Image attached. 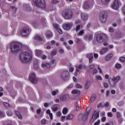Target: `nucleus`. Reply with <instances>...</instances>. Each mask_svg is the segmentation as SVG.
<instances>
[{
	"label": "nucleus",
	"instance_id": "nucleus-1",
	"mask_svg": "<svg viewBox=\"0 0 125 125\" xmlns=\"http://www.w3.org/2000/svg\"><path fill=\"white\" fill-rule=\"evenodd\" d=\"M20 59L22 63H28V62L32 61V59H33V52H32V51L29 47H27L25 50L21 54Z\"/></svg>",
	"mask_w": 125,
	"mask_h": 125
},
{
	"label": "nucleus",
	"instance_id": "nucleus-2",
	"mask_svg": "<svg viewBox=\"0 0 125 125\" xmlns=\"http://www.w3.org/2000/svg\"><path fill=\"white\" fill-rule=\"evenodd\" d=\"M9 46L12 54H17L20 51L21 43L18 42H13L9 44Z\"/></svg>",
	"mask_w": 125,
	"mask_h": 125
},
{
	"label": "nucleus",
	"instance_id": "nucleus-3",
	"mask_svg": "<svg viewBox=\"0 0 125 125\" xmlns=\"http://www.w3.org/2000/svg\"><path fill=\"white\" fill-rule=\"evenodd\" d=\"M96 40L99 43H102L105 40H108V36L106 34H99L96 35Z\"/></svg>",
	"mask_w": 125,
	"mask_h": 125
},
{
	"label": "nucleus",
	"instance_id": "nucleus-4",
	"mask_svg": "<svg viewBox=\"0 0 125 125\" xmlns=\"http://www.w3.org/2000/svg\"><path fill=\"white\" fill-rule=\"evenodd\" d=\"M62 16L65 19L67 20L71 19L73 17V12L70 10H65L63 12Z\"/></svg>",
	"mask_w": 125,
	"mask_h": 125
},
{
	"label": "nucleus",
	"instance_id": "nucleus-5",
	"mask_svg": "<svg viewBox=\"0 0 125 125\" xmlns=\"http://www.w3.org/2000/svg\"><path fill=\"white\" fill-rule=\"evenodd\" d=\"M34 4L37 7H42L44 8L45 7V1L44 0H33Z\"/></svg>",
	"mask_w": 125,
	"mask_h": 125
},
{
	"label": "nucleus",
	"instance_id": "nucleus-6",
	"mask_svg": "<svg viewBox=\"0 0 125 125\" xmlns=\"http://www.w3.org/2000/svg\"><path fill=\"white\" fill-rule=\"evenodd\" d=\"M84 69L86 70V66L84 64H78L76 66V70L75 75L78 76L79 74H81V71Z\"/></svg>",
	"mask_w": 125,
	"mask_h": 125
},
{
	"label": "nucleus",
	"instance_id": "nucleus-7",
	"mask_svg": "<svg viewBox=\"0 0 125 125\" xmlns=\"http://www.w3.org/2000/svg\"><path fill=\"white\" fill-rule=\"evenodd\" d=\"M122 5V3L119 0H114L111 5L112 9L118 10L120 8V6Z\"/></svg>",
	"mask_w": 125,
	"mask_h": 125
},
{
	"label": "nucleus",
	"instance_id": "nucleus-8",
	"mask_svg": "<svg viewBox=\"0 0 125 125\" xmlns=\"http://www.w3.org/2000/svg\"><path fill=\"white\" fill-rule=\"evenodd\" d=\"M61 78L62 81H68L69 79H70V73L69 72L66 71H62L61 74Z\"/></svg>",
	"mask_w": 125,
	"mask_h": 125
},
{
	"label": "nucleus",
	"instance_id": "nucleus-9",
	"mask_svg": "<svg viewBox=\"0 0 125 125\" xmlns=\"http://www.w3.org/2000/svg\"><path fill=\"white\" fill-rule=\"evenodd\" d=\"M100 20L102 23H105L107 21V13L105 11H102L99 15Z\"/></svg>",
	"mask_w": 125,
	"mask_h": 125
},
{
	"label": "nucleus",
	"instance_id": "nucleus-10",
	"mask_svg": "<svg viewBox=\"0 0 125 125\" xmlns=\"http://www.w3.org/2000/svg\"><path fill=\"white\" fill-rule=\"evenodd\" d=\"M29 79L32 83H38V78L34 72H32L29 76Z\"/></svg>",
	"mask_w": 125,
	"mask_h": 125
},
{
	"label": "nucleus",
	"instance_id": "nucleus-11",
	"mask_svg": "<svg viewBox=\"0 0 125 125\" xmlns=\"http://www.w3.org/2000/svg\"><path fill=\"white\" fill-rule=\"evenodd\" d=\"M29 27H23L21 31V35L22 37H27L29 35Z\"/></svg>",
	"mask_w": 125,
	"mask_h": 125
},
{
	"label": "nucleus",
	"instance_id": "nucleus-12",
	"mask_svg": "<svg viewBox=\"0 0 125 125\" xmlns=\"http://www.w3.org/2000/svg\"><path fill=\"white\" fill-rule=\"evenodd\" d=\"M93 3V0H87L85 1L84 3V8L85 9H87V8H89L91 5H92V3Z\"/></svg>",
	"mask_w": 125,
	"mask_h": 125
},
{
	"label": "nucleus",
	"instance_id": "nucleus-13",
	"mask_svg": "<svg viewBox=\"0 0 125 125\" xmlns=\"http://www.w3.org/2000/svg\"><path fill=\"white\" fill-rule=\"evenodd\" d=\"M73 26V22H67V23H65L63 25V28L64 30H70L71 28H72Z\"/></svg>",
	"mask_w": 125,
	"mask_h": 125
},
{
	"label": "nucleus",
	"instance_id": "nucleus-14",
	"mask_svg": "<svg viewBox=\"0 0 125 125\" xmlns=\"http://www.w3.org/2000/svg\"><path fill=\"white\" fill-rule=\"evenodd\" d=\"M98 118H99V112H97L95 110L92 114L91 122L93 123L94 120L98 119Z\"/></svg>",
	"mask_w": 125,
	"mask_h": 125
},
{
	"label": "nucleus",
	"instance_id": "nucleus-15",
	"mask_svg": "<svg viewBox=\"0 0 125 125\" xmlns=\"http://www.w3.org/2000/svg\"><path fill=\"white\" fill-rule=\"evenodd\" d=\"M75 23L76 24V28H75V31L76 32H79L81 29V26H82V22H81V20H78L76 21Z\"/></svg>",
	"mask_w": 125,
	"mask_h": 125
},
{
	"label": "nucleus",
	"instance_id": "nucleus-16",
	"mask_svg": "<svg viewBox=\"0 0 125 125\" xmlns=\"http://www.w3.org/2000/svg\"><path fill=\"white\" fill-rule=\"evenodd\" d=\"M53 27L55 29H56L59 34H62L63 31H62V29L60 28L59 25L57 23H54Z\"/></svg>",
	"mask_w": 125,
	"mask_h": 125
},
{
	"label": "nucleus",
	"instance_id": "nucleus-17",
	"mask_svg": "<svg viewBox=\"0 0 125 125\" xmlns=\"http://www.w3.org/2000/svg\"><path fill=\"white\" fill-rule=\"evenodd\" d=\"M109 50V48L108 47H103L102 49L100 51V54L101 55H103V54H105L106 52H107Z\"/></svg>",
	"mask_w": 125,
	"mask_h": 125
},
{
	"label": "nucleus",
	"instance_id": "nucleus-18",
	"mask_svg": "<svg viewBox=\"0 0 125 125\" xmlns=\"http://www.w3.org/2000/svg\"><path fill=\"white\" fill-rule=\"evenodd\" d=\"M41 67L45 69H49L51 67V64L49 63H42Z\"/></svg>",
	"mask_w": 125,
	"mask_h": 125
},
{
	"label": "nucleus",
	"instance_id": "nucleus-19",
	"mask_svg": "<svg viewBox=\"0 0 125 125\" xmlns=\"http://www.w3.org/2000/svg\"><path fill=\"white\" fill-rule=\"evenodd\" d=\"M88 19V16L87 15V14L83 13H82L81 14L82 20H83V21H86V20H87Z\"/></svg>",
	"mask_w": 125,
	"mask_h": 125
},
{
	"label": "nucleus",
	"instance_id": "nucleus-20",
	"mask_svg": "<svg viewBox=\"0 0 125 125\" xmlns=\"http://www.w3.org/2000/svg\"><path fill=\"white\" fill-rule=\"evenodd\" d=\"M113 56H114V55L112 53L108 54L105 57V61H110V60L113 58Z\"/></svg>",
	"mask_w": 125,
	"mask_h": 125
},
{
	"label": "nucleus",
	"instance_id": "nucleus-21",
	"mask_svg": "<svg viewBox=\"0 0 125 125\" xmlns=\"http://www.w3.org/2000/svg\"><path fill=\"white\" fill-rule=\"evenodd\" d=\"M87 58H89V62L92 63L93 61V56H92V54L89 53L86 55Z\"/></svg>",
	"mask_w": 125,
	"mask_h": 125
},
{
	"label": "nucleus",
	"instance_id": "nucleus-22",
	"mask_svg": "<svg viewBox=\"0 0 125 125\" xmlns=\"http://www.w3.org/2000/svg\"><path fill=\"white\" fill-rule=\"evenodd\" d=\"M35 55L37 56V57H41V56L42 54V51L39 49H37L35 50Z\"/></svg>",
	"mask_w": 125,
	"mask_h": 125
},
{
	"label": "nucleus",
	"instance_id": "nucleus-23",
	"mask_svg": "<svg viewBox=\"0 0 125 125\" xmlns=\"http://www.w3.org/2000/svg\"><path fill=\"white\" fill-rule=\"evenodd\" d=\"M68 98V95L64 94V95H62L60 96V100L61 101H66Z\"/></svg>",
	"mask_w": 125,
	"mask_h": 125
},
{
	"label": "nucleus",
	"instance_id": "nucleus-24",
	"mask_svg": "<svg viewBox=\"0 0 125 125\" xmlns=\"http://www.w3.org/2000/svg\"><path fill=\"white\" fill-rule=\"evenodd\" d=\"M89 114H90V111H86L83 117V121H86Z\"/></svg>",
	"mask_w": 125,
	"mask_h": 125
},
{
	"label": "nucleus",
	"instance_id": "nucleus-25",
	"mask_svg": "<svg viewBox=\"0 0 125 125\" xmlns=\"http://www.w3.org/2000/svg\"><path fill=\"white\" fill-rule=\"evenodd\" d=\"M111 0H101V2L104 5H108L110 3Z\"/></svg>",
	"mask_w": 125,
	"mask_h": 125
},
{
	"label": "nucleus",
	"instance_id": "nucleus-26",
	"mask_svg": "<svg viewBox=\"0 0 125 125\" xmlns=\"http://www.w3.org/2000/svg\"><path fill=\"white\" fill-rule=\"evenodd\" d=\"M34 40H35L36 41H40V42H42V41L43 42H45V39H42L41 37L38 35L35 36V37H34Z\"/></svg>",
	"mask_w": 125,
	"mask_h": 125
},
{
	"label": "nucleus",
	"instance_id": "nucleus-27",
	"mask_svg": "<svg viewBox=\"0 0 125 125\" xmlns=\"http://www.w3.org/2000/svg\"><path fill=\"white\" fill-rule=\"evenodd\" d=\"M58 93H59V89H56L51 91V94L53 96H56V95H57Z\"/></svg>",
	"mask_w": 125,
	"mask_h": 125
},
{
	"label": "nucleus",
	"instance_id": "nucleus-28",
	"mask_svg": "<svg viewBox=\"0 0 125 125\" xmlns=\"http://www.w3.org/2000/svg\"><path fill=\"white\" fill-rule=\"evenodd\" d=\"M121 80V77L120 76H117L112 79V81H114L116 83L119 82V81Z\"/></svg>",
	"mask_w": 125,
	"mask_h": 125
},
{
	"label": "nucleus",
	"instance_id": "nucleus-29",
	"mask_svg": "<svg viewBox=\"0 0 125 125\" xmlns=\"http://www.w3.org/2000/svg\"><path fill=\"white\" fill-rule=\"evenodd\" d=\"M84 34V29H82L77 33L78 37H82Z\"/></svg>",
	"mask_w": 125,
	"mask_h": 125
},
{
	"label": "nucleus",
	"instance_id": "nucleus-30",
	"mask_svg": "<svg viewBox=\"0 0 125 125\" xmlns=\"http://www.w3.org/2000/svg\"><path fill=\"white\" fill-rule=\"evenodd\" d=\"M73 118H74V115H73V114H69V115H68L66 116V119L67 121H69L70 120H73Z\"/></svg>",
	"mask_w": 125,
	"mask_h": 125
},
{
	"label": "nucleus",
	"instance_id": "nucleus-31",
	"mask_svg": "<svg viewBox=\"0 0 125 125\" xmlns=\"http://www.w3.org/2000/svg\"><path fill=\"white\" fill-rule=\"evenodd\" d=\"M84 39L86 41H91L92 40V35H89V36H84Z\"/></svg>",
	"mask_w": 125,
	"mask_h": 125
},
{
	"label": "nucleus",
	"instance_id": "nucleus-32",
	"mask_svg": "<svg viewBox=\"0 0 125 125\" xmlns=\"http://www.w3.org/2000/svg\"><path fill=\"white\" fill-rule=\"evenodd\" d=\"M46 37L48 39H49V38H51V37H52V34L51 33V32L50 31H48L46 33Z\"/></svg>",
	"mask_w": 125,
	"mask_h": 125
},
{
	"label": "nucleus",
	"instance_id": "nucleus-33",
	"mask_svg": "<svg viewBox=\"0 0 125 125\" xmlns=\"http://www.w3.org/2000/svg\"><path fill=\"white\" fill-rule=\"evenodd\" d=\"M72 93L73 94H75L76 95H80L81 93V91L78 90H73L72 91Z\"/></svg>",
	"mask_w": 125,
	"mask_h": 125
},
{
	"label": "nucleus",
	"instance_id": "nucleus-34",
	"mask_svg": "<svg viewBox=\"0 0 125 125\" xmlns=\"http://www.w3.org/2000/svg\"><path fill=\"white\" fill-rule=\"evenodd\" d=\"M15 114H16V116L17 117H18V118H19V119H20V120H22V119H23V117H22V115H21V114H20L19 112L15 111Z\"/></svg>",
	"mask_w": 125,
	"mask_h": 125
},
{
	"label": "nucleus",
	"instance_id": "nucleus-35",
	"mask_svg": "<svg viewBox=\"0 0 125 125\" xmlns=\"http://www.w3.org/2000/svg\"><path fill=\"white\" fill-rule=\"evenodd\" d=\"M67 113H68V108L67 107H64L62 109V114L63 115H67Z\"/></svg>",
	"mask_w": 125,
	"mask_h": 125
},
{
	"label": "nucleus",
	"instance_id": "nucleus-36",
	"mask_svg": "<svg viewBox=\"0 0 125 125\" xmlns=\"http://www.w3.org/2000/svg\"><path fill=\"white\" fill-rule=\"evenodd\" d=\"M103 78L102 77H101V76L100 75H97L96 76V80L97 81V82H98V81H102Z\"/></svg>",
	"mask_w": 125,
	"mask_h": 125
},
{
	"label": "nucleus",
	"instance_id": "nucleus-37",
	"mask_svg": "<svg viewBox=\"0 0 125 125\" xmlns=\"http://www.w3.org/2000/svg\"><path fill=\"white\" fill-rule=\"evenodd\" d=\"M109 84H110L111 86H112V87H114V86H115V85H116V84L117 83H116L114 81H112L110 82H109Z\"/></svg>",
	"mask_w": 125,
	"mask_h": 125
},
{
	"label": "nucleus",
	"instance_id": "nucleus-38",
	"mask_svg": "<svg viewBox=\"0 0 125 125\" xmlns=\"http://www.w3.org/2000/svg\"><path fill=\"white\" fill-rule=\"evenodd\" d=\"M3 106H4V107H5V108H9V107H10V105L9 104L6 102L3 103Z\"/></svg>",
	"mask_w": 125,
	"mask_h": 125
},
{
	"label": "nucleus",
	"instance_id": "nucleus-39",
	"mask_svg": "<svg viewBox=\"0 0 125 125\" xmlns=\"http://www.w3.org/2000/svg\"><path fill=\"white\" fill-rule=\"evenodd\" d=\"M23 9L24 10H27V11H29V9H30V7L27 5H23Z\"/></svg>",
	"mask_w": 125,
	"mask_h": 125
},
{
	"label": "nucleus",
	"instance_id": "nucleus-40",
	"mask_svg": "<svg viewBox=\"0 0 125 125\" xmlns=\"http://www.w3.org/2000/svg\"><path fill=\"white\" fill-rule=\"evenodd\" d=\"M119 60H120V62H121L122 63H125V58L124 57H121L120 58Z\"/></svg>",
	"mask_w": 125,
	"mask_h": 125
},
{
	"label": "nucleus",
	"instance_id": "nucleus-41",
	"mask_svg": "<svg viewBox=\"0 0 125 125\" xmlns=\"http://www.w3.org/2000/svg\"><path fill=\"white\" fill-rule=\"evenodd\" d=\"M115 68L116 69H121V68H122V65L118 63H116V64L115 65Z\"/></svg>",
	"mask_w": 125,
	"mask_h": 125
},
{
	"label": "nucleus",
	"instance_id": "nucleus-42",
	"mask_svg": "<svg viewBox=\"0 0 125 125\" xmlns=\"http://www.w3.org/2000/svg\"><path fill=\"white\" fill-rule=\"evenodd\" d=\"M75 106L76 111H77V112L80 111V107H79V106L78 105V103H77L75 104Z\"/></svg>",
	"mask_w": 125,
	"mask_h": 125
},
{
	"label": "nucleus",
	"instance_id": "nucleus-43",
	"mask_svg": "<svg viewBox=\"0 0 125 125\" xmlns=\"http://www.w3.org/2000/svg\"><path fill=\"white\" fill-rule=\"evenodd\" d=\"M95 67V64H90L89 65V70H92Z\"/></svg>",
	"mask_w": 125,
	"mask_h": 125
},
{
	"label": "nucleus",
	"instance_id": "nucleus-44",
	"mask_svg": "<svg viewBox=\"0 0 125 125\" xmlns=\"http://www.w3.org/2000/svg\"><path fill=\"white\" fill-rule=\"evenodd\" d=\"M76 88H79V89L83 88V85H82L80 84L77 83L76 84Z\"/></svg>",
	"mask_w": 125,
	"mask_h": 125
},
{
	"label": "nucleus",
	"instance_id": "nucleus-45",
	"mask_svg": "<svg viewBox=\"0 0 125 125\" xmlns=\"http://www.w3.org/2000/svg\"><path fill=\"white\" fill-rule=\"evenodd\" d=\"M6 114L7 116H9V117H11V116H12V112L10 110L8 111Z\"/></svg>",
	"mask_w": 125,
	"mask_h": 125
},
{
	"label": "nucleus",
	"instance_id": "nucleus-46",
	"mask_svg": "<svg viewBox=\"0 0 125 125\" xmlns=\"http://www.w3.org/2000/svg\"><path fill=\"white\" fill-rule=\"evenodd\" d=\"M96 99V95H93L91 97L90 100L91 101H94Z\"/></svg>",
	"mask_w": 125,
	"mask_h": 125
},
{
	"label": "nucleus",
	"instance_id": "nucleus-47",
	"mask_svg": "<svg viewBox=\"0 0 125 125\" xmlns=\"http://www.w3.org/2000/svg\"><path fill=\"white\" fill-rule=\"evenodd\" d=\"M41 58L42 59V60H45V59L47 58V57L45 55H42L40 56Z\"/></svg>",
	"mask_w": 125,
	"mask_h": 125
},
{
	"label": "nucleus",
	"instance_id": "nucleus-48",
	"mask_svg": "<svg viewBox=\"0 0 125 125\" xmlns=\"http://www.w3.org/2000/svg\"><path fill=\"white\" fill-rule=\"evenodd\" d=\"M117 119H121L122 115H121V113L120 112L117 113Z\"/></svg>",
	"mask_w": 125,
	"mask_h": 125
},
{
	"label": "nucleus",
	"instance_id": "nucleus-49",
	"mask_svg": "<svg viewBox=\"0 0 125 125\" xmlns=\"http://www.w3.org/2000/svg\"><path fill=\"white\" fill-rule=\"evenodd\" d=\"M33 68L35 70H38L39 69V64H34Z\"/></svg>",
	"mask_w": 125,
	"mask_h": 125
},
{
	"label": "nucleus",
	"instance_id": "nucleus-50",
	"mask_svg": "<svg viewBox=\"0 0 125 125\" xmlns=\"http://www.w3.org/2000/svg\"><path fill=\"white\" fill-rule=\"evenodd\" d=\"M51 109L52 111H54V112H56L57 111H58V107H52Z\"/></svg>",
	"mask_w": 125,
	"mask_h": 125
},
{
	"label": "nucleus",
	"instance_id": "nucleus-51",
	"mask_svg": "<svg viewBox=\"0 0 125 125\" xmlns=\"http://www.w3.org/2000/svg\"><path fill=\"white\" fill-rule=\"evenodd\" d=\"M57 54V52H56V51H53L52 52L51 55V56H54L56 55Z\"/></svg>",
	"mask_w": 125,
	"mask_h": 125
},
{
	"label": "nucleus",
	"instance_id": "nucleus-52",
	"mask_svg": "<svg viewBox=\"0 0 125 125\" xmlns=\"http://www.w3.org/2000/svg\"><path fill=\"white\" fill-rule=\"evenodd\" d=\"M124 104H125V103H124V102H119L118 103L119 106H124Z\"/></svg>",
	"mask_w": 125,
	"mask_h": 125
},
{
	"label": "nucleus",
	"instance_id": "nucleus-53",
	"mask_svg": "<svg viewBox=\"0 0 125 125\" xmlns=\"http://www.w3.org/2000/svg\"><path fill=\"white\" fill-rule=\"evenodd\" d=\"M107 116L110 118H113V114L111 112H108Z\"/></svg>",
	"mask_w": 125,
	"mask_h": 125
},
{
	"label": "nucleus",
	"instance_id": "nucleus-54",
	"mask_svg": "<svg viewBox=\"0 0 125 125\" xmlns=\"http://www.w3.org/2000/svg\"><path fill=\"white\" fill-rule=\"evenodd\" d=\"M11 95L12 96H13V97H14V96H15V95H16V92L13 91L11 93Z\"/></svg>",
	"mask_w": 125,
	"mask_h": 125
},
{
	"label": "nucleus",
	"instance_id": "nucleus-55",
	"mask_svg": "<svg viewBox=\"0 0 125 125\" xmlns=\"http://www.w3.org/2000/svg\"><path fill=\"white\" fill-rule=\"evenodd\" d=\"M104 87H105V88H107V87L109 86V85H108V83H104Z\"/></svg>",
	"mask_w": 125,
	"mask_h": 125
},
{
	"label": "nucleus",
	"instance_id": "nucleus-56",
	"mask_svg": "<svg viewBox=\"0 0 125 125\" xmlns=\"http://www.w3.org/2000/svg\"><path fill=\"white\" fill-rule=\"evenodd\" d=\"M109 31L110 33H113V32H114V28H112V27H109Z\"/></svg>",
	"mask_w": 125,
	"mask_h": 125
},
{
	"label": "nucleus",
	"instance_id": "nucleus-57",
	"mask_svg": "<svg viewBox=\"0 0 125 125\" xmlns=\"http://www.w3.org/2000/svg\"><path fill=\"white\" fill-rule=\"evenodd\" d=\"M61 115H62V113H61V112L58 111L57 112V117H61Z\"/></svg>",
	"mask_w": 125,
	"mask_h": 125
},
{
	"label": "nucleus",
	"instance_id": "nucleus-58",
	"mask_svg": "<svg viewBox=\"0 0 125 125\" xmlns=\"http://www.w3.org/2000/svg\"><path fill=\"white\" fill-rule=\"evenodd\" d=\"M76 42L78 43L81 42H82V40L80 39V38H76Z\"/></svg>",
	"mask_w": 125,
	"mask_h": 125
},
{
	"label": "nucleus",
	"instance_id": "nucleus-59",
	"mask_svg": "<svg viewBox=\"0 0 125 125\" xmlns=\"http://www.w3.org/2000/svg\"><path fill=\"white\" fill-rule=\"evenodd\" d=\"M65 119H66V117H65V116H62V117H61V121L62 122H64V121H65Z\"/></svg>",
	"mask_w": 125,
	"mask_h": 125
},
{
	"label": "nucleus",
	"instance_id": "nucleus-60",
	"mask_svg": "<svg viewBox=\"0 0 125 125\" xmlns=\"http://www.w3.org/2000/svg\"><path fill=\"white\" fill-rule=\"evenodd\" d=\"M51 64H55V63H56V60L54 59L52 60L51 61Z\"/></svg>",
	"mask_w": 125,
	"mask_h": 125
},
{
	"label": "nucleus",
	"instance_id": "nucleus-61",
	"mask_svg": "<svg viewBox=\"0 0 125 125\" xmlns=\"http://www.w3.org/2000/svg\"><path fill=\"white\" fill-rule=\"evenodd\" d=\"M97 74V70L94 69L93 71V75H96Z\"/></svg>",
	"mask_w": 125,
	"mask_h": 125
},
{
	"label": "nucleus",
	"instance_id": "nucleus-62",
	"mask_svg": "<svg viewBox=\"0 0 125 125\" xmlns=\"http://www.w3.org/2000/svg\"><path fill=\"white\" fill-rule=\"evenodd\" d=\"M4 113L2 111H0V117H3Z\"/></svg>",
	"mask_w": 125,
	"mask_h": 125
},
{
	"label": "nucleus",
	"instance_id": "nucleus-63",
	"mask_svg": "<svg viewBox=\"0 0 125 125\" xmlns=\"http://www.w3.org/2000/svg\"><path fill=\"white\" fill-rule=\"evenodd\" d=\"M100 124V121L99 120L97 121V122H95L94 124V125H98Z\"/></svg>",
	"mask_w": 125,
	"mask_h": 125
},
{
	"label": "nucleus",
	"instance_id": "nucleus-64",
	"mask_svg": "<svg viewBox=\"0 0 125 125\" xmlns=\"http://www.w3.org/2000/svg\"><path fill=\"white\" fill-rule=\"evenodd\" d=\"M123 14L124 15H125V4L123 7Z\"/></svg>",
	"mask_w": 125,
	"mask_h": 125
}]
</instances>
